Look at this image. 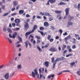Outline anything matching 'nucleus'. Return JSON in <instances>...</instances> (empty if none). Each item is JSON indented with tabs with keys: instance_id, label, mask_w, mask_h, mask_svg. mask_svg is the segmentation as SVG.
<instances>
[{
	"instance_id": "obj_1",
	"label": "nucleus",
	"mask_w": 80,
	"mask_h": 80,
	"mask_svg": "<svg viewBox=\"0 0 80 80\" xmlns=\"http://www.w3.org/2000/svg\"><path fill=\"white\" fill-rule=\"evenodd\" d=\"M37 25H34L33 28V29L31 31H30L27 32H26V34L25 35V36H28V35H30V33H33L34 31L37 28Z\"/></svg>"
},
{
	"instance_id": "obj_2",
	"label": "nucleus",
	"mask_w": 80,
	"mask_h": 80,
	"mask_svg": "<svg viewBox=\"0 0 80 80\" xmlns=\"http://www.w3.org/2000/svg\"><path fill=\"white\" fill-rule=\"evenodd\" d=\"M14 22L17 23L16 25L17 27L18 26L19 27H21V26L20 24L21 22L20 19H15Z\"/></svg>"
},
{
	"instance_id": "obj_3",
	"label": "nucleus",
	"mask_w": 80,
	"mask_h": 80,
	"mask_svg": "<svg viewBox=\"0 0 80 80\" xmlns=\"http://www.w3.org/2000/svg\"><path fill=\"white\" fill-rule=\"evenodd\" d=\"M66 59V58H65L64 57H62L61 58H57L54 62L57 63V62H58L59 61H61L63 60H65Z\"/></svg>"
},
{
	"instance_id": "obj_4",
	"label": "nucleus",
	"mask_w": 80,
	"mask_h": 80,
	"mask_svg": "<svg viewBox=\"0 0 80 80\" xmlns=\"http://www.w3.org/2000/svg\"><path fill=\"white\" fill-rule=\"evenodd\" d=\"M34 72H34L33 71H32V76L33 78L35 77V75H38V72H37V69L34 70Z\"/></svg>"
},
{
	"instance_id": "obj_5",
	"label": "nucleus",
	"mask_w": 80,
	"mask_h": 80,
	"mask_svg": "<svg viewBox=\"0 0 80 80\" xmlns=\"http://www.w3.org/2000/svg\"><path fill=\"white\" fill-rule=\"evenodd\" d=\"M56 2V0H49L48 1V2L46 3V5H50V3H53Z\"/></svg>"
},
{
	"instance_id": "obj_6",
	"label": "nucleus",
	"mask_w": 80,
	"mask_h": 80,
	"mask_svg": "<svg viewBox=\"0 0 80 80\" xmlns=\"http://www.w3.org/2000/svg\"><path fill=\"white\" fill-rule=\"evenodd\" d=\"M49 51L51 52H57V49L56 48H54L52 47L49 49Z\"/></svg>"
},
{
	"instance_id": "obj_7",
	"label": "nucleus",
	"mask_w": 80,
	"mask_h": 80,
	"mask_svg": "<svg viewBox=\"0 0 80 80\" xmlns=\"http://www.w3.org/2000/svg\"><path fill=\"white\" fill-rule=\"evenodd\" d=\"M24 28L26 30H27L29 28V25L27 22H24Z\"/></svg>"
},
{
	"instance_id": "obj_8",
	"label": "nucleus",
	"mask_w": 80,
	"mask_h": 80,
	"mask_svg": "<svg viewBox=\"0 0 80 80\" xmlns=\"http://www.w3.org/2000/svg\"><path fill=\"white\" fill-rule=\"evenodd\" d=\"M70 10V8H66L65 10V12H66V16L68 15V13H69V11Z\"/></svg>"
},
{
	"instance_id": "obj_9",
	"label": "nucleus",
	"mask_w": 80,
	"mask_h": 80,
	"mask_svg": "<svg viewBox=\"0 0 80 80\" xmlns=\"http://www.w3.org/2000/svg\"><path fill=\"white\" fill-rule=\"evenodd\" d=\"M68 19L69 21H70L73 19H74V17H71L70 15H68Z\"/></svg>"
},
{
	"instance_id": "obj_10",
	"label": "nucleus",
	"mask_w": 80,
	"mask_h": 80,
	"mask_svg": "<svg viewBox=\"0 0 80 80\" xmlns=\"http://www.w3.org/2000/svg\"><path fill=\"white\" fill-rule=\"evenodd\" d=\"M49 64H50V62L48 61H46L44 63H43V65H45L46 67H48L49 66Z\"/></svg>"
},
{
	"instance_id": "obj_11",
	"label": "nucleus",
	"mask_w": 80,
	"mask_h": 80,
	"mask_svg": "<svg viewBox=\"0 0 80 80\" xmlns=\"http://www.w3.org/2000/svg\"><path fill=\"white\" fill-rule=\"evenodd\" d=\"M6 80H7L9 78V74L8 73H7L5 74V75L4 76Z\"/></svg>"
},
{
	"instance_id": "obj_12",
	"label": "nucleus",
	"mask_w": 80,
	"mask_h": 80,
	"mask_svg": "<svg viewBox=\"0 0 80 80\" xmlns=\"http://www.w3.org/2000/svg\"><path fill=\"white\" fill-rule=\"evenodd\" d=\"M17 35V32H15L13 33L12 36L11 35H10V38H15V36Z\"/></svg>"
},
{
	"instance_id": "obj_13",
	"label": "nucleus",
	"mask_w": 80,
	"mask_h": 80,
	"mask_svg": "<svg viewBox=\"0 0 80 80\" xmlns=\"http://www.w3.org/2000/svg\"><path fill=\"white\" fill-rule=\"evenodd\" d=\"M44 25L45 27H48L49 26V23L47 22H45L44 23Z\"/></svg>"
},
{
	"instance_id": "obj_14",
	"label": "nucleus",
	"mask_w": 80,
	"mask_h": 80,
	"mask_svg": "<svg viewBox=\"0 0 80 80\" xmlns=\"http://www.w3.org/2000/svg\"><path fill=\"white\" fill-rule=\"evenodd\" d=\"M24 13V10H20L19 11V15H22V14H23Z\"/></svg>"
},
{
	"instance_id": "obj_15",
	"label": "nucleus",
	"mask_w": 80,
	"mask_h": 80,
	"mask_svg": "<svg viewBox=\"0 0 80 80\" xmlns=\"http://www.w3.org/2000/svg\"><path fill=\"white\" fill-rule=\"evenodd\" d=\"M71 38V36L70 35H69L67 37L65 38V39L66 40H68V39H70Z\"/></svg>"
},
{
	"instance_id": "obj_16",
	"label": "nucleus",
	"mask_w": 80,
	"mask_h": 80,
	"mask_svg": "<svg viewBox=\"0 0 80 80\" xmlns=\"http://www.w3.org/2000/svg\"><path fill=\"white\" fill-rule=\"evenodd\" d=\"M37 48L39 52H42V49L40 48V47H39V46H37Z\"/></svg>"
},
{
	"instance_id": "obj_17",
	"label": "nucleus",
	"mask_w": 80,
	"mask_h": 80,
	"mask_svg": "<svg viewBox=\"0 0 80 80\" xmlns=\"http://www.w3.org/2000/svg\"><path fill=\"white\" fill-rule=\"evenodd\" d=\"M56 63H57L55 62H54H54H53V65L52 68V69H55V65H56Z\"/></svg>"
},
{
	"instance_id": "obj_18",
	"label": "nucleus",
	"mask_w": 80,
	"mask_h": 80,
	"mask_svg": "<svg viewBox=\"0 0 80 80\" xmlns=\"http://www.w3.org/2000/svg\"><path fill=\"white\" fill-rule=\"evenodd\" d=\"M38 32H39L42 35V36H43V37H44L45 36V34H44V33H43V32H41L40 31H39L38 30Z\"/></svg>"
},
{
	"instance_id": "obj_19",
	"label": "nucleus",
	"mask_w": 80,
	"mask_h": 80,
	"mask_svg": "<svg viewBox=\"0 0 80 80\" xmlns=\"http://www.w3.org/2000/svg\"><path fill=\"white\" fill-rule=\"evenodd\" d=\"M25 44L26 48H27V47H28V41H26V42H25Z\"/></svg>"
},
{
	"instance_id": "obj_20",
	"label": "nucleus",
	"mask_w": 80,
	"mask_h": 80,
	"mask_svg": "<svg viewBox=\"0 0 80 80\" xmlns=\"http://www.w3.org/2000/svg\"><path fill=\"white\" fill-rule=\"evenodd\" d=\"M55 13H56L60 14L62 13V11L56 10L55 11Z\"/></svg>"
},
{
	"instance_id": "obj_21",
	"label": "nucleus",
	"mask_w": 80,
	"mask_h": 80,
	"mask_svg": "<svg viewBox=\"0 0 80 80\" xmlns=\"http://www.w3.org/2000/svg\"><path fill=\"white\" fill-rule=\"evenodd\" d=\"M75 62H71L70 63V65L71 67H73V66L74 65H75Z\"/></svg>"
},
{
	"instance_id": "obj_22",
	"label": "nucleus",
	"mask_w": 80,
	"mask_h": 80,
	"mask_svg": "<svg viewBox=\"0 0 80 80\" xmlns=\"http://www.w3.org/2000/svg\"><path fill=\"white\" fill-rule=\"evenodd\" d=\"M18 38L19 41L20 42H22V38L20 37V36H18Z\"/></svg>"
},
{
	"instance_id": "obj_23",
	"label": "nucleus",
	"mask_w": 80,
	"mask_h": 80,
	"mask_svg": "<svg viewBox=\"0 0 80 80\" xmlns=\"http://www.w3.org/2000/svg\"><path fill=\"white\" fill-rule=\"evenodd\" d=\"M22 66L21 65H19L18 66V69H22Z\"/></svg>"
},
{
	"instance_id": "obj_24",
	"label": "nucleus",
	"mask_w": 80,
	"mask_h": 80,
	"mask_svg": "<svg viewBox=\"0 0 80 80\" xmlns=\"http://www.w3.org/2000/svg\"><path fill=\"white\" fill-rule=\"evenodd\" d=\"M35 38H37L38 40H40L41 39V37L40 36H35Z\"/></svg>"
},
{
	"instance_id": "obj_25",
	"label": "nucleus",
	"mask_w": 80,
	"mask_h": 80,
	"mask_svg": "<svg viewBox=\"0 0 80 80\" xmlns=\"http://www.w3.org/2000/svg\"><path fill=\"white\" fill-rule=\"evenodd\" d=\"M13 7H15V6H16V5H17V1H14L13 2Z\"/></svg>"
},
{
	"instance_id": "obj_26",
	"label": "nucleus",
	"mask_w": 80,
	"mask_h": 80,
	"mask_svg": "<svg viewBox=\"0 0 80 80\" xmlns=\"http://www.w3.org/2000/svg\"><path fill=\"white\" fill-rule=\"evenodd\" d=\"M72 55L73 54H72L70 53L69 54L66 55V57H70V56H72Z\"/></svg>"
},
{
	"instance_id": "obj_27",
	"label": "nucleus",
	"mask_w": 80,
	"mask_h": 80,
	"mask_svg": "<svg viewBox=\"0 0 80 80\" xmlns=\"http://www.w3.org/2000/svg\"><path fill=\"white\" fill-rule=\"evenodd\" d=\"M65 3L62 2H60L59 3V4H58L59 5H65Z\"/></svg>"
},
{
	"instance_id": "obj_28",
	"label": "nucleus",
	"mask_w": 80,
	"mask_h": 80,
	"mask_svg": "<svg viewBox=\"0 0 80 80\" xmlns=\"http://www.w3.org/2000/svg\"><path fill=\"white\" fill-rule=\"evenodd\" d=\"M5 38H6V40H8L9 42H10V39L9 38H7L6 37H5Z\"/></svg>"
},
{
	"instance_id": "obj_29",
	"label": "nucleus",
	"mask_w": 80,
	"mask_h": 80,
	"mask_svg": "<svg viewBox=\"0 0 80 80\" xmlns=\"http://www.w3.org/2000/svg\"><path fill=\"white\" fill-rule=\"evenodd\" d=\"M68 25H73V22H68Z\"/></svg>"
},
{
	"instance_id": "obj_30",
	"label": "nucleus",
	"mask_w": 80,
	"mask_h": 80,
	"mask_svg": "<svg viewBox=\"0 0 80 80\" xmlns=\"http://www.w3.org/2000/svg\"><path fill=\"white\" fill-rule=\"evenodd\" d=\"M9 13H10V12H8V13H4V15H3V16H4V17L5 16H6V15H8V14H9Z\"/></svg>"
},
{
	"instance_id": "obj_31",
	"label": "nucleus",
	"mask_w": 80,
	"mask_h": 80,
	"mask_svg": "<svg viewBox=\"0 0 80 80\" xmlns=\"http://www.w3.org/2000/svg\"><path fill=\"white\" fill-rule=\"evenodd\" d=\"M49 17V21H52V20H53V18L52 17Z\"/></svg>"
},
{
	"instance_id": "obj_32",
	"label": "nucleus",
	"mask_w": 80,
	"mask_h": 80,
	"mask_svg": "<svg viewBox=\"0 0 80 80\" xmlns=\"http://www.w3.org/2000/svg\"><path fill=\"white\" fill-rule=\"evenodd\" d=\"M49 46V43H48L44 47L45 48H47Z\"/></svg>"
},
{
	"instance_id": "obj_33",
	"label": "nucleus",
	"mask_w": 80,
	"mask_h": 80,
	"mask_svg": "<svg viewBox=\"0 0 80 80\" xmlns=\"http://www.w3.org/2000/svg\"><path fill=\"white\" fill-rule=\"evenodd\" d=\"M72 49H75V48H76V45H73L72 46Z\"/></svg>"
},
{
	"instance_id": "obj_34",
	"label": "nucleus",
	"mask_w": 80,
	"mask_h": 80,
	"mask_svg": "<svg viewBox=\"0 0 80 80\" xmlns=\"http://www.w3.org/2000/svg\"><path fill=\"white\" fill-rule=\"evenodd\" d=\"M39 29L40 30H43L44 29V28L43 27H40L39 28Z\"/></svg>"
},
{
	"instance_id": "obj_35",
	"label": "nucleus",
	"mask_w": 80,
	"mask_h": 80,
	"mask_svg": "<svg viewBox=\"0 0 80 80\" xmlns=\"http://www.w3.org/2000/svg\"><path fill=\"white\" fill-rule=\"evenodd\" d=\"M73 40L72 41V43H76V41H75V39L73 38Z\"/></svg>"
},
{
	"instance_id": "obj_36",
	"label": "nucleus",
	"mask_w": 80,
	"mask_h": 80,
	"mask_svg": "<svg viewBox=\"0 0 80 80\" xmlns=\"http://www.w3.org/2000/svg\"><path fill=\"white\" fill-rule=\"evenodd\" d=\"M70 70H64L62 71L63 72H70Z\"/></svg>"
},
{
	"instance_id": "obj_37",
	"label": "nucleus",
	"mask_w": 80,
	"mask_h": 80,
	"mask_svg": "<svg viewBox=\"0 0 80 80\" xmlns=\"http://www.w3.org/2000/svg\"><path fill=\"white\" fill-rule=\"evenodd\" d=\"M50 38H51V35H48V40H49V39H50Z\"/></svg>"
},
{
	"instance_id": "obj_38",
	"label": "nucleus",
	"mask_w": 80,
	"mask_h": 80,
	"mask_svg": "<svg viewBox=\"0 0 80 80\" xmlns=\"http://www.w3.org/2000/svg\"><path fill=\"white\" fill-rule=\"evenodd\" d=\"M71 47L70 46H69V45H68L67 46V49H68V50L70 49Z\"/></svg>"
},
{
	"instance_id": "obj_39",
	"label": "nucleus",
	"mask_w": 80,
	"mask_h": 80,
	"mask_svg": "<svg viewBox=\"0 0 80 80\" xmlns=\"http://www.w3.org/2000/svg\"><path fill=\"white\" fill-rule=\"evenodd\" d=\"M54 60H55L54 58L53 57L52 58V63L54 62H54Z\"/></svg>"
},
{
	"instance_id": "obj_40",
	"label": "nucleus",
	"mask_w": 80,
	"mask_h": 80,
	"mask_svg": "<svg viewBox=\"0 0 80 80\" xmlns=\"http://www.w3.org/2000/svg\"><path fill=\"white\" fill-rule=\"evenodd\" d=\"M61 16V14H58L57 15V18H59Z\"/></svg>"
},
{
	"instance_id": "obj_41",
	"label": "nucleus",
	"mask_w": 80,
	"mask_h": 80,
	"mask_svg": "<svg viewBox=\"0 0 80 80\" xmlns=\"http://www.w3.org/2000/svg\"><path fill=\"white\" fill-rule=\"evenodd\" d=\"M54 40V39L53 38H51L50 39H49V41L51 42H53V41Z\"/></svg>"
},
{
	"instance_id": "obj_42",
	"label": "nucleus",
	"mask_w": 80,
	"mask_h": 80,
	"mask_svg": "<svg viewBox=\"0 0 80 80\" xmlns=\"http://www.w3.org/2000/svg\"><path fill=\"white\" fill-rule=\"evenodd\" d=\"M14 8H12L11 9V11H12V12H13V11H14V10H15V7L14 6Z\"/></svg>"
},
{
	"instance_id": "obj_43",
	"label": "nucleus",
	"mask_w": 80,
	"mask_h": 80,
	"mask_svg": "<svg viewBox=\"0 0 80 80\" xmlns=\"http://www.w3.org/2000/svg\"><path fill=\"white\" fill-rule=\"evenodd\" d=\"M7 30L9 33H10V28H8L7 29Z\"/></svg>"
},
{
	"instance_id": "obj_44",
	"label": "nucleus",
	"mask_w": 80,
	"mask_h": 80,
	"mask_svg": "<svg viewBox=\"0 0 80 80\" xmlns=\"http://www.w3.org/2000/svg\"><path fill=\"white\" fill-rule=\"evenodd\" d=\"M48 12H47V13L44 12V15H45V16H48Z\"/></svg>"
},
{
	"instance_id": "obj_45",
	"label": "nucleus",
	"mask_w": 80,
	"mask_h": 80,
	"mask_svg": "<svg viewBox=\"0 0 80 80\" xmlns=\"http://www.w3.org/2000/svg\"><path fill=\"white\" fill-rule=\"evenodd\" d=\"M20 7V6L18 5L16 6V10H18V8H19V7Z\"/></svg>"
},
{
	"instance_id": "obj_46",
	"label": "nucleus",
	"mask_w": 80,
	"mask_h": 80,
	"mask_svg": "<svg viewBox=\"0 0 80 80\" xmlns=\"http://www.w3.org/2000/svg\"><path fill=\"white\" fill-rule=\"evenodd\" d=\"M59 32H60L61 35H62V32H63V31H62V29H60Z\"/></svg>"
},
{
	"instance_id": "obj_47",
	"label": "nucleus",
	"mask_w": 80,
	"mask_h": 80,
	"mask_svg": "<svg viewBox=\"0 0 80 80\" xmlns=\"http://www.w3.org/2000/svg\"><path fill=\"white\" fill-rule=\"evenodd\" d=\"M2 8L3 10H4V9L5 8V6L4 5H3L2 6Z\"/></svg>"
},
{
	"instance_id": "obj_48",
	"label": "nucleus",
	"mask_w": 80,
	"mask_h": 80,
	"mask_svg": "<svg viewBox=\"0 0 80 80\" xmlns=\"http://www.w3.org/2000/svg\"><path fill=\"white\" fill-rule=\"evenodd\" d=\"M39 75H40L39 79H41V78H42V74H41V73H40L39 74Z\"/></svg>"
},
{
	"instance_id": "obj_49",
	"label": "nucleus",
	"mask_w": 80,
	"mask_h": 80,
	"mask_svg": "<svg viewBox=\"0 0 80 80\" xmlns=\"http://www.w3.org/2000/svg\"><path fill=\"white\" fill-rule=\"evenodd\" d=\"M3 30L4 32H6V31H7V28H3Z\"/></svg>"
},
{
	"instance_id": "obj_50",
	"label": "nucleus",
	"mask_w": 80,
	"mask_h": 80,
	"mask_svg": "<svg viewBox=\"0 0 80 80\" xmlns=\"http://www.w3.org/2000/svg\"><path fill=\"white\" fill-rule=\"evenodd\" d=\"M12 27H15V25H16V24L15 23H12Z\"/></svg>"
},
{
	"instance_id": "obj_51",
	"label": "nucleus",
	"mask_w": 80,
	"mask_h": 80,
	"mask_svg": "<svg viewBox=\"0 0 80 80\" xmlns=\"http://www.w3.org/2000/svg\"><path fill=\"white\" fill-rule=\"evenodd\" d=\"M17 15V13H14L11 14V16H14V15Z\"/></svg>"
},
{
	"instance_id": "obj_52",
	"label": "nucleus",
	"mask_w": 80,
	"mask_h": 80,
	"mask_svg": "<svg viewBox=\"0 0 80 80\" xmlns=\"http://www.w3.org/2000/svg\"><path fill=\"white\" fill-rule=\"evenodd\" d=\"M77 74L78 75H80V71H78L77 72Z\"/></svg>"
},
{
	"instance_id": "obj_53",
	"label": "nucleus",
	"mask_w": 80,
	"mask_h": 80,
	"mask_svg": "<svg viewBox=\"0 0 80 80\" xmlns=\"http://www.w3.org/2000/svg\"><path fill=\"white\" fill-rule=\"evenodd\" d=\"M77 7H78V8H79V9H80V4H78Z\"/></svg>"
},
{
	"instance_id": "obj_54",
	"label": "nucleus",
	"mask_w": 80,
	"mask_h": 80,
	"mask_svg": "<svg viewBox=\"0 0 80 80\" xmlns=\"http://www.w3.org/2000/svg\"><path fill=\"white\" fill-rule=\"evenodd\" d=\"M75 37H79V35L75 34Z\"/></svg>"
},
{
	"instance_id": "obj_55",
	"label": "nucleus",
	"mask_w": 80,
	"mask_h": 80,
	"mask_svg": "<svg viewBox=\"0 0 80 80\" xmlns=\"http://www.w3.org/2000/svg\"><path fill=\"white\" fill-rule=\"evenodd\" d=\"M40 14L41 15L43 16L44 15V13H43L42 12H41L40 13Z\"/></svg>"
},
{
	"instance_id": "obj_56",
	"label": "nucleus",
	"mask_w": 80,
	"mask_h": 80,
	"mask_svg": "<svg viewBox=\"0 0 80 80\" xmlns=\"http://www.w3.org/2000/svg\"><path fill=\"white\" fill-rule=\"evenodd\" d=\"M48 17H52V15H50V14L48 12Z\"/></svg>"
},
{
	"instance_id": "obj_57",
	"label": "nucleus",
	"mask_w": 80,
	"mask_h": 80,
	"mask_svg": "<svg viewBox=\"0 0 80 80\" xmlns=\"http://www.w3.org/2000/svg\"><path fill=\"white\" fill-rule=\"evenodd\" d=\"M37 18H40V19H41V18H42V17L39 16H37Z\"/></svg>"
},
{
	"instance_id": "obj_58",
	"label": "nucleus",
	"mask_w": 80,
	"mask_h": 80,
	"mask_svg": "<svg viewBox=\"0 0 80 80\" xmlns=\"http://www.w3.org/2000/svg\"><path fill=\"white\" fill-rule=\"evenodd\" d=\"M39 71L40 73H42V70H41V68H40L39 69Z\"/></svg>"
},
{
	"instance_id": "obj_59",
	"label": "nucleus",
	"mask_w": 80,
	"mask_h": 80,
	"mask_svg": "<svg viewBox=\"0 0 80 80\" xmlns=\"http://www.w3.org/2000/svg\"><path fill=\"white\" fill-rule=\"evenodd\" d=\"M40 43V40H37V43Z\"/></svg>"
},
{
	"instance_id": "obj_60",
	"label": "nucleus",
	"mask_w": 80,
	"mask_h": 80,
	"mask_svg": "<svg viewBox=\"0 0 80 80\" xmlns=\"http://www.w3.org/2000/svg\"><path fill=\"white\" fill-rule=\"evenodd\" d=\"M74 7L75 8H77V6L76 4L74 5Z\"/></svg>"
},
{
	"instance_id": "obj_61",
	"label": "nucleus",
	"mask_w": 80,
	"mask_h": 80,
	"mask_svg": "<svg viewBox=\"0 0 80 80\" xmlns=\"http://www.w3.org/2000/svg\"><path fill=\"white\" fill-rule=\"evenodd\" d=\"M26 17H27V18H28V17H30V16L29 15L27 14H26Z\"/></svg>"
},
{
	"instance_id": "obj_62",
	"label": "nucleus",
	"mask_w": 80,
	"mask_h": 80,
	"mask_svg": "<svg viewBox=\"0 0 80 80\" xmlns=\"http://www.w3.org/2000/svg\"><path fill=\"white\" fill-rule=\"evenodd\" d=\"M68 35V34H67V32H65L63 34V35Z\"/></svg>"
},
{
	"instance_id": "obj_63",
	"label": "nucleus",
	"mask_w": 80,
	"mask_h": 80,
	"mask_svg": "<svg viewBox=\"0 0 80 80\" xmlns=\"http://www.w3.org/2000/svg\"><path fill=\"white\" fill-rule=\"evenodd\" d=\"M11 21H12V22L14 20V18H11Z\"/></svg>"
},
{
	"instance_id": "obj_64",
	"label": "nucleus",
	"mask_w": 80,
	"mask_h": 80,
	"mask_svg": "<svg viewBox=\"0 0 80 80\" xmlns=\"http://www.w3.org/2000/svg\"><path fill=\"white\" fill-rule=\"evenodd\" d=\"M3 66H4V65L3 64L1 66H0V69H1V68H2L3 67Z\"/></svg>"
}]
</instances>
